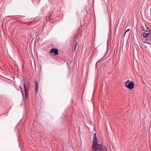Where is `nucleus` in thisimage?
<instances>
[{
	"label": "nucleus",
	"mask_w": 151,
	"mask_h": 151,
	"mask_svg": "<svg viewBox=\"0 0 151 151\" xmlns=\"http://www.w3.org/2000/svg\"><path fill=\"white\" fill-rule=\"evenodd\" d=\"M77 41H75V44L74 45V47H76L77 46Z\"/></svg>",
	"instance_id": "obj_9"
},
{
	"label": "nucleus",
	"mask_w": 151,
	"mask_h": 151,
	"mask_svg": "<svg viewBox=\"0 0 151 151\" xmlns=\"http://www.w3.org/2000/svg\"><path fill=\"white\" fill-rule=\"evenodd\" d=\"M148 29L147 27H146V25L144 24V26H142L141 27V32L142 33L144 31H145L146 32H148Z\"/></svg>",
	"instance_id": "obj_5"
},
{
	"label": "nucleus",
	"mask_w": 151,
	"mask_h": 151,
	"mask_svg": "<svg viewBox=\"0 0 151 151\" xmlns=\"http://www.w3.org/2000/svg\"><path fill=\"white\" fill-rule=\"evenodd\" d=\"M26 85L25 83H24L23 84L24 90V93H27V91H28V89L27 87H26Z\"/></svg>",
	"instance_id": "obj_7"
},
{
	"label": "nucleus",
	"mask_w": 151,
	"mask_h": 151,
	"mask_svg": "<svg viewBox=\"0 0 151 151\" xmlns=\"http://www.w3.org/2000/svg\"><path fill=\"white\" fill-rule=\"evenodd\" d=\"M134 84L133 83V88L134 87Z\"/></svg>",
	"instance_id": "obj_14"
},
{
	"label": "nucleus",
	"mask_w": 151,
	"mask_h": 151,
	"mask_svg": "<svg viewBox=\"0 0 151 151\" xmlns=\"http://www.w3.org/2000/svg\"><path fill=\"white\" fill-rule=\"evenodd\" d=\"M76 48H73V49L72 50V51L75 52L76 50Z\"/></svg>",
	"instance_id": "obj_10"
},
{
	"label": "nucleus",
	"mask_w": 151,
	"mask_h": 151,
	"mask_svg": "<svg viewBox=\"0 0 151 151\" xmlns=\"http://www.w3.org/2000/svg\"><path fill=\"white\" fill-rule=\"evenodd\" d=\"M124 86L130 89H132V81L128 80L125 83Z\"/></svg>",
	"instance_id": "obj_4"
},
{
	"label": "nucleus",
	"mask_w": 151,
	"mask_h": 151,
	"mask_svg": "<svg viewBox=\"0 0 151 151\" xmlns=\"http://www.w3.org/2000/svg\"><path fill=\"white\" fill-rule=\"evenodd\" d=\"M24 82V83H25L26 82V81H25V82Z\"/></svg>",
	"instance_id": "obj_16"
},
{
	"label": "nucleus",
	"mask_w": 151,
	"mask_h": 151,
	"mask_svg": "<svg viewBox=\"0 0 151 151\" xmlns=\"http://www.w3.org/2000/svg\"><path fill=\"white\" fill-rule=\"evenodd\" d=\"M35 90L36 93H37L38 89V83L36 81H35Z\"/></svg>",
	"instance_id": "obj_6"
},
{
	"label": "nucleus",
	"mask_w": 151,
	"mask_h": 151,
	"mask_svg": "<svg viewBox=\"0 0 151 151\" xmlns=\"http://www.w3.org/2000/svg\"><path fill=\"white\" fill-rule=\"evenodd\" d=\"M58 50L55 48H52L50 51V53L52 55H56L58 54Z\"/></svg>",
	"instance_id": "obj_3"
},
{
	"label": "nucleus",
	"mask_w": 151,
	"mask_h": 151,
	"mask_svg": "<svg viewBox=\"0 0 151 151\" xmlns=\"http://www.w3.org/2000/svg\"><path fill=\"white\" fill-rule=\"evenodd\" d=\"M26 84H27V86H28V83H26V84H25L26 85Z\"/></svg>",
	"instance_id": "obj_12"
},
{
	"label": "nucleus",
	"mask_w": 151,
	"mask_h": 151,
	"mask_svg": "<svg viewBox=\"0 0 151 151\" xmlns=\"http://www.w3.org/2000/svg\"><path fill=\"white\" fill-rule=\"evenodd\" d=\"M28 96V94L27 92V93H25V97L27 98V97Z\"/></svg>",
	"instance_id": "obj_8"
},
{
	"label": "nucleus",
	"mask_w": 151,
	"mask_h": 151,
	"mask_svg": "<svg viewBox=\"0 0 151 151\" xmlns=\"http://www.w3.org/2000/svg\"><path fill=\"white\" fill-rule=\"evenodd\" d=\"M132 30V28L131 29V31Z\"/></svg>",
	"instance_id": "obj_17"
},
{
	"label": "nucleus",
	"mask_w": 151,
	"mask_h": 151,
	"mask_svg": "<svg viewBox=\"0 0 151 151\" xmlns=\"http://www.w3.org/2000/svg\"><path fill=\"white\" fill-rule=\"evenodd\" d=\"M108 48H109L108 47L107 48V49H106L107 50H108Z\"/></svg>",
	"instance_id": "obj_15"
},
{
	"label": "nucleus",
	"mask_w": 151,
	"mask_h": 151,
	"mask_svg": "<svg viewBox=\"0 0 151 151\" xmlns=\"http://www.w3.org/2000/svg\"><path fill=\"white\" fill-rule=\"evenodd\" d=\"M19 124H18V125H17V127H19Z\"/></svg>",
	"instance_id": "obj_13"
},
{
	"label": "nucleus",
	"mask_w": 151,
	"mask_h": 151,
	"mask_svg": "<svg viewBox=\"0 0 151 151\" xmlns=\"http://www.w3.org/2000/svg\"><path fill=\"white\" fill-rule=\"evenodd\" d=\"M93 138L92 151H107V148L105 145L98 143V140L95 133L93 134Z\"/></svg>",
	"instance_id": "obj_1"
},
{
	"label": "nucleus",
	"mask_w": 151,
	"mask_h": 151,
	"mask_svg": "<svg viewBox=\"0 0 151 151\" xmlns=\"http://www.w3.org/2000/svg\"><path fill=\"white\" fill-rule=\"evenodd\" d=\"M145 31H144L142 32L143 33L142 35L143 38L142 39V41L143 42L142 44V45L145 47H150L151 45L150 44L149 42H146L147 40H149L148 38H150L151 37V35H150L149 32H146Z\"/></svg>",
	"instance_id": "obj_2"
},
{
	"label": "nucleus",
	"mask_w": 151,
	"mask_h": 151,
	"mask_svg": "<svg viewBox=\"0 0 151 151\" xmlns=\"http://www.w3.org/2000/svg\"><path fill=\"white\" fill-rule=\"evenodd\" d=\"M129 30H130V29H127L126 30V31L125 33H126V32H128V31H129Z\"/></svg>",
	"instance_id": "obj_11"
}]
</instances>
